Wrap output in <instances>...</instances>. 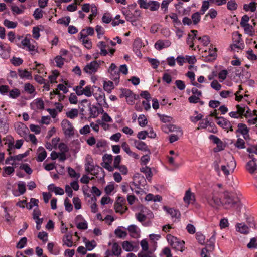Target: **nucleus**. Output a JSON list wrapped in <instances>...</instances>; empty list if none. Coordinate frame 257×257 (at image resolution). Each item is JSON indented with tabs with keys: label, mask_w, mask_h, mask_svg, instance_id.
Wrapping results in <instances>:
<instances>
[{
	"label": "nucleus",
	"mask_w": 257,
	"mask_h": 257,
	"mask_svg": "<svg viewBox=\"0 0 257 257\" xmlns=\"http://www.w3.org/2000/svg\"><path fill=\"white\" fill-rule=\"evenodd\" d=\"M222 204L225 208L229 209L234 207L235 205L238 206L240 204V201L237 196L226 191L223 193Z\"/></svg>",
	"instance_id": "f257e3e1"
},
{
	"label": "nucleus",
	"mask_w": 257,
	"mask_h": 257,
	"mask_svg": "<svg viewBox=\"0 0 257 257\" xmlns=\"http://www.w3.org/2000/svg\"><path fill=\"white\" fill-rule=\"evenodd\" d=\"M98 104L101 106H107L106 102L105 94L101 88L97 86H94L93 89V94Z\"/></svg>",
	"instance_id": "f03ea898"
},
{
	"label": "nucleus",
	"mask_w": 257,
	"mask_h": 257,
	"mask_svg": "<svg viewBox=\"0 0 257 257\" xmlns=\"http://www.w3.org/2000/svg\"><path fill=\"white\" fill-rule=\"evenodd\" d=\"M85 170L90 173H94L93 171H102V168L96 165L94 166L93 164V160L91 156L88 155L86 158V163L85 165Z\"/></svg>",
	"instance_id": "7ed1b4c3"
},
{
	"label": "nucleus",
	"mask_w": 257,
	"mask_h": 257,
	"mask_svg": "<svg viewBox=\"0 0 257 257\" xmlns=\"http://www.w3.org/2000/svg\"><path fill=\"white\" fill-rule=\"evenodd\" d=\"M61 126L65 136L71 137L74 135L75 129L69 120L67 119L62 120Z\"/></svg>",
	"instance_id": "20e7f679"
},
{
	"label": "nucleus",
	"mask_w": 257,
	"mask_h": 257,
	"mask_svg": "<svg viewBox=\"0 0 257 257\" xmlns=\"http://www.w3.org/2000/svg\"><path fill=\"white\" fill-rule=\"evenodd\" d=\"M21 43L23 48L30 51L32 55H35L38 52L36 46L31 43V40L29 38L25 37L22 40Z\"/></svg>",
	"instance_id": "39448f33"
},
{
	"label": "nucleus",
	"mask_w": 257,
	"mask_h": 257,
	"mask_svg": "<svg viewBox=\"0 0 257 257\" xmlns=\"http://www.w3.org/2000/svg\"><path fill=\"white\" fill-rule=\"evenodd\" d=\"M100 64L96 61H93L87 64L84 68V71L88 74H92L97 71Z\"/></svg>",
	"instance_id": "423d86ee"
},
{
	"label": "nucleus",
	"mask_w": 257,
	"mask_h": 257,
	"mask_svg": "<svg viewBox=\"0 0 257 257\" xmlns=\"http://www.w3.org/2000/svg\"><path fill=\"white\" fill-rule=\"evenodd\" d=\"M142 46L143 43L140 38H138L135 40L133 45V51L139 58H141L142 57V54L140 51Z\"/></svg>",
	"instance_id": "0eeeda50"
},
{
	"label": "nucleus",
	"mask_w": 257,
	"mask_h": 257,
	"mask_svg": "<svg viewBox=\"0 0 257 257\" xmlns=\"http://www.w3.org/2000/svg\"><path fill=\"white\" fill-rule=\"evenodd\" d=\"M15 129L17 133L22 137L25 138L29 132L28 128L24 123L18 122L15 125Z\"/></svg>",
	"instance_id": "6e6552de"
},
{
	"label": "nucleus",
	"mask_w": 257,
	"mask_h": 257,
	"mask_svg": "<svg viewBox=\"0 0 257 257\" xmlns=\"http://www.w3.org/2000/svg\"><path fill=\"white\" fill-rule=\"evenodd\" d=\"M108 71L110 74L111 79L117 82L119 79L120 73L116 65L114 63H112Z\"/></svg>",
	"instance_id": "1a4fd4ad"
},
{
	"label": "nucleus",
	"mask_w": 257,
	"mask_h": 257,
	"mask_svg": "<svg viewBox=\"0 0 257 257\" xmlns=\"http://www.w3.org/2000/svg\"><path fill=\"white\" fill-rule=\"evenodd\" d=\"M206 200L208 204L213 207H217L221 204V199L214 194L206 197Z\"/></svg>",
	"instance_id": "9d476101"
},
{
	"label": "nucleus",
	"mask_w": 257,
	"mask_h": 257,
	"mask_svg": "<svg viewBox=\"0 0 257 257\" xmlns=\"http://www.w3.org/2000/svg\"><path fill=\"white\" fill-rule=\"evenodd\" d=\"M171 42L169 40H159L155 44L154 47L158 50H161L167 48L171 45Z\"/></svg>",
	"instance_id": "9b49d317"
},
{
	"label": "nucleus",
	"mask_w": 257,
	"mask_h": 257,
	"mask_svg": "<svg viewBox=\"0 0 257 257\" xmlns=\"http://www.w3.org/2000/svg\"><path fill=\"white\" fill-rule=\"evenodd\" d=\"M217 124L223 129L227 130L228 127H230V122L223 117L216 116Z\"/></svg>",
	"instance_id": "f8f14e48"
},
{
	"label": "nucleus",
	"mask_w": 257,
	"mask_h": 257,
	"mask_svg": "<svg viewBox=\"0 0 257 257\" xmlns=\"http://www.w3.org/2000/svg\"><path fill=\"white\" fill-rule=\"evenodd\" d=\"M167 239L168 241V242L170 243V244L173 246L174 245L175 243H177L178 246V249H180L181 251H182V248L183 247V245L184 243V241L182 242H179L177 241V238L176 237H174L173 236L171 235V234H168L167 235Z\"/></svg>",
	"instance_id": "ddd939ff"
},
{
	"label": "nucleus",
	"mask_w": 257,
	"mask_h": 257,
	"mask_svg": "<svg viewBox=\"0 0 257 257\" xmlns=\"http://www.w3.org/2000/svg\"><path fill=\"white\" fill-rule=\"evenodd\" d=\"M93 89L91 85H87L81 90H78L76 93L79 96L84 95L87 97H90L93 94Z\"/></svg>",
	"instance_id": "4468645a"
},
{
	"label": "nucleus",
	"mask_w": 257,
	"mask_h": 257,
	"mask_svg": "<svg viewBox=\"0 0 257 257\" xmlns=\"http://www.w3.org/2000/svg\"><path fill=\"white\" fill-rule=\"evenodd\" d=\"M85 30H82L80 32V40L82 42L84 46L87 49H90L92 47V42L86 35H84Z\"/></svg>",
	"instance_id": "2eb2a0df"
},
{
	"label": "nucleus",
	"mask_w": 257,
	"mask_h": 257,
	"mask_svg": "<svg viewBox=\"0 0 257 257\" xmlns=\"http://www.w3.org/2000/svg\"><path fill=\"white\" fill-rule=\"evenodd\" d=\"M183 200L185 203L189 204L190 203H193L195 201L194 195L191 192L190 189L187 190L183 197Z\"/></svg>",
	"instance_id": "dca6fc26"
},
{
	"label": "nucleus",
	"mask_w": 257,
	"mask_h": 257,
	"mask_svg": "<svg viewBox=\"0 0 257 257\" xmlns=\"http://www.w3.org/2000/svg\"><path fill=\"white\" fill-rule=\"evenodd\" d=\"M191 32L192 34H189L188 35V37L186 40L187 43L189 45L190 48H193L194 46V44L193 43V40L197 38V34L198 31L196 30H191Z\"/></svg>",
	"instance_id": "f3484780"
},
{
	"label": "nucleus",
	"mask_w": 257,
	"mask_h": 257,
	"mask_svg": "<svg viewBox=\"0 0 257 257\" xmlns=\"http://www.w3.org/2000/svg\"><path fill=\"white\" fill-rule=\"evenodd\" d=\"M47 152L45 149L42 147H40L38 149L37 161L38 162H42L47 157Z\"/></svg>",
	"instance_id": "a211bd4d"
},
{
	"label": "nucleus",
	"mask_w": 257,
	"mask_h": 257,
	"mask_svg": "<svg viewBox=\"0 0 257 257\" xmlns=\"http://www.w3.org/2000/svg\"><path fill=\"white\" fill-rule=\"evenodd\" d=\"M134 143L135 147L139 150L150 152L148 146L146 143L140 140H134Z\"/></svg>",
	"instance_id": "6ab92c4d"
},
{
	"label": "nucleus",
	"mask_w": 257,
	"mask_h": 257,
	"mask_svg": "<svg viewBox=\"0 0 257 257\" xmlns=\"http://www.w3.org/2000/svg\"><path fill=\"white\" fill-rule=\"evenodd\" d=\"M216 52V48H212V49L209 48L208 55L205 57V61L207 62H211L215 60L217 56Z\"/></svg>",
	"instance_id": "aec40b11"
},
{
	"label": "nucleus",
	"mask_w": 257,
	"mask_h": 257,
	"mask_svg": "<svg viewBox=\"0 0 257 257\" xmlns=\"http://www.w3.org/2000/svg\"><path fill=\"white\" fill-rule=\"evenodd\" d=\"M140 229L136 225H130V236L137 238L140 237Z\"/></svg>",
	"instance_id": "412c9836"
},
{
	"label": "nucleus",
	"mask_w": 257,
	"mask_h": 257,
	"mask_svg": "<svg viewBox=\"0 0 257 257\" xmlns=\"http://www.w3.org/2000/svg\"><path fill=\"white\" fill-rule=\"evenodd\" d=\"M163 208L171 215L172 218L176 219L180 218V213L178 210L173 208H168L166 206H164Z\"/></svg>",
	"instance_id": "4be33fe9"
},
{
	"label": "nucleus",
	"mask_w": 257,
	"mask_h": 257,
	"mask_svg": "<svg viewBox=\"0 0 257 257\" xmlns=\"http://www.w3.org/2000/svg\"><path fill=\"white\" fill-rule=\"evenodd\" d=\"M23 140H18L16 142V144L15 146H14L13 142H10L8 143V151L9 152V154L11 153V151L16 148L17 149H20L23 144Z\"/></svg>",
	"instance_id": "5701e85b"
},
{
	"label": "nucleus",
	"mask_w": 257,
	"mask_h": 257,
	"mask_svg": "<svg viewBox=\"0 0 257 257\" xmlns=\"http://www.w3.org/2000/svg\"><path fill=\"white\" fill-rule=\"evenodd\" d=\"M29 154V151L26 152L25 153L20 154L18 155L11 156L9 158H7L6 160V163L8 164L9 160H13V161H21L24 158L26 157Z\"/></svg>",
	"instance_id": "b1692460"
},
{
	"label": "nucleus",
	"mask_w": 257,
	"mask_h": 257,
	"mask_svg": "<svg viewBox=\"0 0 257 257\" xmlns=\"http://www.w3.org/2000/svg\"><path fill=\"white\" fill-rule=\"evenodd\" d=\"M236 226V230L241 233L247 234L249 232L248 227L244 223H237Z\"/></svg>",
	"instance_id": "393cba45"
},
{
	"label": "nucleus",
	"mask_w": 257,
	"mask_h": 257,
	"mask_svg": "<svg viewBox=\"0 0 257 257\" xmlns=\"http://www.w3.org/2000/svg\"><path fill=\"white\" fill-rule=\"evenodd\" d=\"M115 235L119 238H124L127 235V233L122 227H118L115 230Z\"/></svg>",
	"instance_id": "a878e982"
},
{
	"label": "nucleus",
	"mask_w": 257,
	"mask_h": 257,
	"mask_svg": "<svg viewBox=\"0 0 257 257\" xmlns=\"http://www.w3.org/2000/svg\"><path fill=\"white\" fill-rule=\"evenodd\" d=\"M97 46L99 48L100 55L106 56L108 54V51L106 50L107 45L105 42L100 41L97 44Z\"/></svg>",
	"instance_id": "bb28decb"
},
{
	"label": "nucleus",
	"mask_w": 257,
	"mask_h": 257,
	"mask_svg": "<svg viewBox=\"0 0 257 257\" xmlns=\"http://www.w3.org/2000/svg\"><path fill=\"white\" fill-rule=\"evenodd\" d=\"M18 75L20 76V77L22 79L27 78L28 79H29L32 78V75L31 72L26 69H19Z\"/></svg>",
	"instance_id": "cd10ccee"
},
{
	"label": "nucleus",
	"mask_w": 257,
	"mask_h": 257,
	"mask_svg": "<svg viewBox=\"0 0 257 257\" xmlns=\"http://www.w3.org/2000/svg\"><path fill=\"white\" fill-rule=\"evenodd\" d=\"M246 168L250 174H253L257 170V165L255 162L249 161L246 164Z\"/></svg>",
	"instance_id": "c85d7f7f"
},
{
	"label": "nucleus",
	"mask_w": 257,
	"mask_h": 257,
	"mask_svg": "<svg viewBox=\"0 0 257 257\" xmlns=\"http://www.w3.org/2000/svg\"><path fill=\"white\" fill-rule=\"evenodd\" d=\"M21 92L18 88H14L9 91L8 96L10 98L12 99H16L20 96Z\"/></svg>",
	"instance_id": "c756f323"
},
{
	"label": "nucleus",
	"mask_w": 257,
	"mask_h": 257,
	"mask_svg": "<svg viewBox=\"0 0 257 257\" xmlns=\"http://www.w3.org/2000/svg\"><path fill=\"white\" fill-rule=\"evenodd\" d=\"M237 126L238 129L236 130V132H239L242 135H246L248 133L249 130L245 124L238 123Z\"/></svg>",
	"instance_id": "7c9ffc66"
},
{
	"label": "nucleus",
	"mask_w": 257,
	"mask_h": 257,
	"mask_svg": "<svg viewBox=\"0 0 257 257\" xmlns=\"http://www.w3.org/2000/svg\"><path fill=\"white\" fill-rule=\"evenodd\" d=\"M112 254L115 256H119L121 253V248L120 246L117 243H114L112 248Z\"/></svg>",
	"instance_id": "2f4dec72"
},
{
	"label": "nucleus",
	"mask_w": 257,
	"mask_h": 257,
	"mask_svg": "<svg viewBox=\"0 0 257 257\" xmlns=\"http://www.w3.org/2000/svg\"><path fill=\"white\" fill-rule=\"evenodd\" d=\"M141 171L145 174L146 177L148 180H151L152 176V173L150 168L147 166L142 167L141 169Z\"/></svg>",
	"instance_id": "473e14b6"
},
{
	"label": "nucleus",
	"mask_w": 257,
	"mask_h": 257,
	"mask_svg": "<svg viewBox=\"0 0 257 257\" xmlns=\"http://www.w3.org/2000/svg\"><path fill=\"white\" fill-rule=\"evenodd\" d=\"M256 7L255 3L252 2L249 4H244L243 6V9L246 11H250L251 12H254L256 10Z\"/></svg>",
	"instance_id": "72a5a7b5"
},
{
	"label": "nucleus",
	"mask_w": 257,
	"mask_h": 257,
	"mask_svg": "<svg viewBox=\"0 0 257 257\" xmlns=\"http://www.w3.org/2000/svg\"><path fill=\"white\" fill-rule=\"evenodd\" d=\"M149 3V8L151 11L157 10L160 7V3L156 1H150Z\"/></svg>",
	"instance_id": "f704fd0d"
},
{
	"label": "nucleus",
	"mask_w": 257,
	"mask_h": 257,
	"mask_svg": "<svg viewBox=\"0 0 257 257\" xmlns=\"http://www.w3.org/2000/svg\"><path fill=\"white\" fill-rule=\"evenodd\" d=\"M89 113L91 117L95 118L98 116V109L96 106H91V104H89Z\"/></svg>",
	"instance_id": "c9c22d12"
},
{
	"label": "nucleus",
	"mask_w": 257,
	"mask_h": 257,
	"mask_svg": "<svg viewBox=\"0 0 257 257\" xmlns=\"http://www.w3.org/2000/svg\"><path fill=\"white\" fill-rule=\"evenodd\" d=\"M114 209L116 212L123 214L127 209L126 205L115 204Z\"/></svg>",
	"instance_id": "e433bc0d"
},
{
	"label": "nucleus",
	"mask_w": 257,
	"mask_h": 257,
	"mask_svg": "<svg viewBox=\"0 0 257 257\" xmlns=\"http://www.w3.org/2000/svg\"><path fill=\"white\" fill-rule=\"evenodd\" d=\"M72 235L67 234L63 238V242L64 244L68 247H71L73 246V242L72 241Z\"/></svg>",
	"instance_id": "4c0bfd02"
},
{
	"label": "nucleus",
	"mask_w": 257,
	"mask_h": 257,
	"mask_svg": "<svg viewBox=\"0 0 257 257\" xmlns=\"http://www.w3.org/2000/svg\"><path fill=\"white\" fill-rule=\"evenodd\" d=\"M200 15H202L200 12H197L193 13L191 16V19L194 25L197 24L200 21Z\"/></svg>",
	"instance_id": "58836bf2"
},
{
	"label": "nucleus",
	"mask_w": 257,
	"mask_h": 257,
	"mask_svg": "<svg viewBox=\"0 0 257 257\" xmlns=\"http://www.w3.org/2000/svg\"><path fill=\"white\" fill-rule=\"evenodd\" d=\"M21 8H20L17 6H12L11 7V10L14 13L16 14H20L23 13L24 10L25 9V7L23 5H22Z\"/></svg>",
	"instance_id": "ea45409f"
},
{
	"label": "nucleus",
	"mask_w": 257,
	"mask_h": 257,
	"mask_svg": "<svg viewBox=\"0 0 257 257\" xmlns=\"http://www.w3.org/2000/svg\"><path fill=\"white\" fill-rule=\"evenodd\" d=\"M38 203L39 200L38 199H36L35 198H31L30 199V202L27 204L26 207L30 210L34 206L38 207Z\"/></svg>",
	"instance_id": "a19ab883"
},
{
	"label": "nucleus",
	"mask_w": 257,
	"mask_h": 257,
	"mask_svg": "<svg viewBox=\"0 0 257 257\" xmlns=\"http://www.w3.org/2000/svg\"><path fill=\"white\" fill-rule=\"evenodd\" d=\"M78 115V111L77 109H72L66 113L68 117L71 119H74L77 117Z\"/></svg>",
	"instance_id": "79ce46f5"
},
{
	"label": "nucleus",
	"mask_w": 257,
	"mask_h": 257,
	"mask_svg": "<svg viewBox=\"0 0 257 257\" xmlns=\"http://www.w3.org/2000/svg\"><path fill=\"white\" fill-rule=\"evenodd\" d=\"M209 1L204 0L202 2V5L200 10V12L202 15H203L205 12L208 9L209 7Z\"/></svg>",
	"instance_id": "37998d69"
},
{
	"label": "nucleus",
	"mask_w": 257,
	"mask_h": 257,
	"mask_svg": "<svg viewBox=\"0 0 257 257\" xmlns=\"http://www.w3.org/2000/svg\"><path fill=\"white\" fill-rule=\"evenodd\" d=\"M209 139L212 140L214 144H217L218 148H219L220 146H222V142L217 136L211 135L209 136Z\"/></svg>",
	"instance_id": "c03bdc74"
},
{
	"label": "nucleus",
	"mask_w": 257,
	"mask_h": 257,
	"mask_svg": "<svg viewBox=\"0 0 257 257\" xmlns=\"http://www.w3.org/2000/svg\"><path fill=\"white\" fill-rule=\"evenodd\" d=\"M70 22V18L69 16L60 18L57 21V23L64 25L67 26L69 25Z\"/></svg>",
	"instance_id": "a18cd8bd"
},
{
	"label": "nucleus",
	"mask_w": 257,
	"mask_h": 257,
	"mask_svg": "<svg viewBox=\"0 0 257 257\" xmlns=\"http://www.w3.org/2000/svg\"><path fill=\"white\" fill-rule=\"evenodd\" d=\"M24 90L26 92L31 94H33L35 91V87L29 83L25 84Z\"/></svg>",
	"instance_id": "49530a36"
},
{
	"label": "nucleus",
	"mask_w": 257,
	"mask_h": 257,
	"mask_svg": "<svg viewBox=\"0 0 257 257\" xmlns=\"http://www.w3.org/2000/svg\"><path fill=\"white\" fill-rule=\"evenodd\" d=\"M104 90L108 93H110L113 89V83L111 81L104 82L103 84Z\"/></svg>",
	"instance_id": "de8ad7c7"
},
{
	"label": "nucleus",
	"mask_w": 257,
	"mask_h": 257,
	"mask_svg": "<svg viewBox=\"0 0 257 257\" xmlns=\"http://www.w3.org/2000/svg\"><path fill=\"white\" fill-rule=\"evenodd\" d=\"M138 121L139 125L142 127L145 126L147 123V120L144 115H140L138 118Z\"/></svg>",
	"instance_id": "09e8293b"
},
{
	"label": "nucleus",
	"mask_w": 257,
	"mask_h": 257,
	"mask_svg": "<svg viewBox=\"0 0 257 257\" xmlns=\"http://www.w3.org/2000/svg\"><path fill=\"white\" fill-rule=\"evenodd\" d=\"M147 60L151 64L152 67L154 69H157L160 64L158 60L155 58H150L148 57Z\"/></svg>",
	"instance_id": "8fccbe9b"
},
{
	"label": "nucleus",
	"mask_w": 257,
	"mask_h": 257,
	"mask_svg": "<svg viewBox=\"0 0 257 257\" xmlns=\"http://www.w3.org/2000/svg\"><path fill=\"white\" fill-rule=\"evenodd\" d=\"M236 107L238 114L239 115L240 117H242V116L244 115L245 111V106L244 105H237Z\"/></svg>",
	"instance_id": "3c124183"
},
{
	"label": "nucleus",
	"mask_w": 257,
	"mask_h": 257,
	"mask_svg": "<svg viewBox=\"0 0 257 257\" xmlns=\"http://www.w3.org/2000/svg\"><path fill=\"white\" fill-rule=\"evenodd\" d=\"M55 61L56 63V66L61 68L64 65V58H62L61 56H57L55 58Z\"/></svg>",
	"instance_id": "603ef678"
},
{
	"label": "nucleus",
	"mask_w": 257,
	"mask_h": 257,
	"mask_svg": "<svg viewBox=\"0 0 257 257\" xmlns=\"http://www.w3.org/2000/svg\"><path fill=\"white\" fill-rule=\"evenodd\" d=\"M91 14L89 16V19L91 21L94 17H95L97 14V9L95 5L93 4L91 6Z\"/></svg>",
	"instance_id": "864d4df0"
},
{
	"label": "nucleus",
	"mask_w": 257,
	"mask_h": 257,
	"mask_svg": "<svg viewBox=\"0 0 257 257\" xmlns=\"http://www.w3.org/2000/svg\"><path fill=\"white\" fill-rule=\"evenodd\" d=\"M247 58L251 61L257 60V55L254 54L253 50L251 49L246 52Z\"/></svg>",
	"instance_id": "5fc2aeb1"
},
{
	"label": "nucleus",
	"mask_w": 257,
	"mask_h": 257,
	"mask_svg": "<svg viewBox=\"0 0 257 257\" xmlns=\"http://www.w3.org/2000/svg\"><path fill=\"white\" fill-rule=\"evenodd\" d=\"M96 246V243L94 240L91 241H87L85 242V246L87 249L89 251L93 249Z\"/></svg>",
	"instance_id": "6e6d98bb"
},
{
	"label": "nucleus",
	"mask_w": 257,
	"mask_h": 257,
	"mask_svg": "<svg viewBox=\"0 0 257 257\" xmlns=\"http://www.w3.org/2000/svg\"><path fill=\"white\" fill-rule=\"evenodd\" d=\"M33 16L36 20L40 19L43 17V11L39 8L36 9L34 12Z\"/></svg>",
	"instance_id": "4d7b16f0"
},
{
	"label": "nucleus",
	"mask_w": 257,
	"mask_h": 257,
	"mask_svg": "<svg viewBox=\"0 0 257 257\" xmlns=\"http://www.w3.org/2000/svg\"><path fill=\"white\" fill-rule=\"evenodd\" d=\"M196 238L200 244H203L205 243V237L201 232H198L196 233Z\"/></svg>",
	"instance_id": "13d9d810"
},
{
	"label": "nucleus",
	"mask_w": 257,
	"mask_h": 257,
	"mask_svg": "<svg viewBox=\"0 0 257 257\" xmlns=\"http://www.w3.org/2000/svg\"><path fill=\"white\" fill-rule=\"evenodd\" d=\"M95 30L97 34V36L99 39L104 35L105 30L103 27L99 25H97L95 27Z\"/></svg>",
	"instance_id": "bf43d9fd"
},
{
	"label": "nucleus",
	"mask_w": 257,
	"mask_h": 257,
	"mask_svg": "<svg viewBox=\"0 0 257 257\" xmlns=\"http://www.w3.org/2000/svg\"><path fill=\"white\" fill-rule=\"evenodd\" d=\"M208 125L212 126L211 123L207 119H206L199 123L198 129L205 128Z\"/></svg>",
	"instance_id": "052dcab7"
},
{
	"label": "nucleus",
	"mask_w": 257,
	"mask_h": 257,
	"mask_svg": "<svg viewBox=\"0 0 257 257\" xmlns=\"http://www.w3.org/2000/svg\"><path fill=\"white\" fill-rule=\"evenodd\" d=\"M227 7L229 10H235L237 8V4L234 1L231 0L228 2Z\"/></svg>",
	"instance_id": "680f3d73"
},
{
	"label": "nucleus",
	"mask_w": 257,
	"mask_h": 257,
	"mask_svg": "<svg viewBox=\"0 0 257 257\" xmlns=\"http://www.w3.org/2000/svg\"><path fill=\"white\" fill-rule=\"evenodd\" d=\"M27 242V239L26 237L22 238L18 242L17 245V247L20 249H22L25 247Z\"/></svg>",
	"instance_id": "e2e57ef3"
},
{
	"label": "nucleus",
	"mask_w": 257,
	"mask_h": 257,
	"mask_svg": "<svg viewBox=\"0 0 257 257\" xmlns=\"http://www.w3.org/2000/svg\"><path fill=\"white\" fill-rule=\"evenodd\" d=\"M4 24L8 28H15L17 26V23L11 21L7 19L4 21Z\"/></svg>",
	"instance_id": "0e129e2a"
},
{
	"label": "nucleus",
	"mask_w": 257,
	"mask_h": 257,
	"mask_svg": "<svg viewBox=\"0 0 257 257\" xmlns=\"http://www.w3.org/2000/svg\"><path fill=\"white\" fill-rule=\"evenodd\" d=\"M10 91L8 85H3L0 86V93L3 95H8Z\"/></svg>",
	"instance_id": "69168bd1"
},
{
	"label": "nucleus",
	"mask_w": 257,
	"mask_h": 257,
	"mask_svg": "<svg viewBox=\"0 0 257 257\" xmlns=\"http://www.w3.org/2000/svg\"><path fill=\"white\" fill-rule=\"evenodd\" d=\"M235 146L238 149H244L245 148V142L243 139L238 138L235 144Z\"/></svg>",
	"instance_id": "338daca9"
},
{
	"label": "nucleus",
	"mask_w": 257,
	"mask_h": 257,
	"mask_svg": "<svg viewBox=\"0 0 257 257\" xmlns=\"http://www.w3.org/2000/svg\"><path fill=\"white\" fill-rule=\"evenodd\" d=\"M38 237L42 240L44 242L48 241V233L46 232H40L38 234Z\"/></svg>",
	"instance_id": "774afa93"
}]
</instances>
